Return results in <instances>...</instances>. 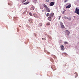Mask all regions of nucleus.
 Here are the masks:
<instances>
[{"mask_svg": "<svg viewBox=\"0 0 79 79\" xmlns=\"http://www.w3.org/2000/svg\"><path fill=\"white\" fill-rule=\"evenodd\" d=\"M49 39H52V37H49Z\"/></svg>", "mask_w": 79, "mask_h": 79, "instance_id": "obj_29", "label": "nucleus"}, {"mask_svg": "<svg viewBox=\"0 0 79 79\" xmlns=\"http://www.w3.org/2000/svg\"><path fill=\"white\" fill-rule=\"evenodd\" d=\"M43 6L44 7V8H45L46 10L48 8L45 4L43 5Z\"/></svg>", "mask_w": 79, "mask_h": 79, "instance_id": "obj_7", "label": "nucleus"}, {"mask_svg": "<svg viewBox=\"0 0 79 79\" xmlns=\"http://www.w3.org/2000/svg\"><path fill=\"white\" fill-rule=\"evenodd\" d=\"M44 40H46V38H44Z\"/></svg>", "mask_w": 79, "mask_h": 79, "instance_id": "obj_31", "label": "nucleus"}, {"mask_svg": "<svg viewBox=\"0 0 79 79\" xmlns=\"http://www.w3.org/2000/svg\"><path fill=\"white\" fill-rule=\"evenodd\" d=\"M51 68L53 69L54 71L55 70H56V69L55 68V65H53L52 66Z\"/></svg>", "mask_w": 79, "mask_h": 79, "instance_id": "obj_4", "label": "nucleus"}, {"mask_svg": "<svg viewBox=\"0 0 79 79\" xmlns=\"http://www.w3.org/2000/svg\"><path fill=\"white\" fill-rule=\"evenodd\" d=\"M59 20H60V18H61V16H59Z\"/></svg>", "mask_w": 79, "mask_h": 79, "instance_id": "obj_28", "label": "nucleus"}, {"mask_svg": "<svg viewBox=\"0 0 79 79\" xmlns=\"http://www.w3.org/2000/svg\"><path fill=\"white\" fill-rule=\"evenodd\" d=\"M65 34L66 35H69L70 34V32L69 30H67L65 32Z\"/></svg>", "mask_w": 79, "mask_h": 79, "instance_id": "obj_3", "label": "nucleus"}, {"mask_svg": "<svg viewBox=\"0 0 79 79\" xmlns=\"http://www.w3.org/2000/svg\"><path fill=\"white\" fill-rule=\"evenodd\" d=\"M63 54L64 55H65V56H66V55H67V54H66V53L65 52L63 53Z\"/></svg>", "mask_w": 79, "mask_h": 79, "instance_id": "obj_21", "label": "nucleus"}, {"mask_svg": "<svg viewBox=\"0 0 79 79\" xmlns=\"http://www.w3.org/2000/svg\"><path fill=\"white\" fill-rule=\"evenodd\" d=\"M75 77H77V73H75Z\"/></svg>", "mask_w": 79, "mask_h": 79, "instance_id": "obj_16", "label": "nucleus"}, {"mask_svg": "<svg viewBox=\"0 0 79 79\" xmlns=\"http://www.w3.org/2000/svg\"><path fill=\"white\" fill-rule=\"evenodd\" d=\"M29 22H30V23H33V20H32V19H29Z\"/></svg>", "mask_w": 79, "mask_h": 79, "instance_id": "obj_5", "label": "nucleus"}, {"mask_svg": "<svg viewBox=\"0 0 79 79\" xmlns=\"http://www.w3.org/2000/svg\"><path fill=\"white\" fill-rule=\"evenodd\" d=\"M48 12H50V10L49 9V8H48L46 9Z\"/></svg>", "mask_w": 79, "mask_h": 79, "instance_id": "obj_12", "label": "nucleus"}, {"mask_svg": "<svg viewBox=\"0 0 79 79\" xmlns=\"http://www.w3.org/2000/svg\"><path fill=\"white\" fill-rule=\"evenodd\" d=\"M54 16V14L53 13L50 14L49 17L48 18V21H52V18H53V17Z\"/></svg>", "mask_w": 79, "mask_h": 79, "instance_id": "obj_1", "label": "nucleus"}, {"mask_svg": "<svg viewBox=\"0 0 79 79\" xmlns=\"http://www.w3.org/2000/svg\"><path fill=\"white\" fill-rule=\"evenodd\" d=\"M42 39V40H44V39L43 38Z\"/></svg>", "mask_w": 79, "mask_h": 79, "instance_id": "obj_30", "label": "nucleus"}, {"mask_svg": "<svg viewBox=\"0 0 79 79\" xmlns=\"http://www.w3.org/2000/svg\"><path fill=\"white\" fill-rule=\"evenodd\" d=\"M62 50H64V46L61 45L60 46Z\"/></svg>", "mask_w": 79, "mask_h": 79, "instance_id": "obj_8", "label": "nucleus"}, {"mask_svg": "<svg viewBox=\"0 0 79 79\" xmlns=\"http://www.w3.org/2000/svg\"><path fill=\"white\" fill-rule=\"evenodd\" d=\"M39 26H40V27L42 26V23H40L39 24Z\"/></svg>", "mask_w": 79, "mask_h": 79, "instance_id": "obj_14", "label": "nucleus"}, {"mask_svg": "<svg viewBox=\"0 0 79 79\" xmlns=\"http://www.w3.org/2000/svg\"><path fill=\"white\" fill-rule=\"evenodd\" d=\"M64 44H65V45L67 44H68V42H64Z\"/></svg>", "mask_w": 79, "mask_h": 79, "instance_id": "obj_26", "label": "nucleus"}, {"mask_svg": "<svg viewBox=\"0 0 79 79\" xmlns=\"http://www.w3.org/2000/svg\"><path fill=\"white\" fill-rule=\"evenodd\" d=\"M43 6L44 7V8H45L46 10L48 8L45 4L43 5Z\"/></svg>", "mask_w": 79, "mask_h": 79, "instance_id": "obj_6", "label": "nucleus"}, {"mask_svg": "<svg viewBox=\"0 0 79 79\" xmlns=\"http://www.w3.org/2000/svg\"><path fill=\"white\" fill-rule=\"evenodd\" d=\"M30 10H34V6L31 7L30 8Z\"/></svg>", "mask_w": 79, "mask_h": 79, "instance_id": "obj_13", "label": "nucleus"}, {"mask_svg": "<svg viewBox=\"0 0 79 79\" xmlns=\"http://www.w3.org/2000/svg\"><path fill=\"white\" fill-rule=\"evenodd\" d=\"M54 5V2H51L50 3V6H53Z\"/></svg>", "mask_w": 79, "mask_h": 79, "instance_id": "obj_11", "label": "nucleus"}, {"mask_svg": "<svg viewBox=\"0 0 79 79\" xmlns=\"http://www.w3.org/2000/svg\"><path fill=\"white\" fill-rule=\"evenodd\" d=\"M24 3V4L25 5H27V4H28V3H29V2H27L25 3Z\"/></svg>", "mask_w": 79, "mask_h": 79, "instance_id": "obj_19", "label": "nucleus"}, {"mask_svg": "<svg viewBox=\"0 0 79 79\" xmlns=\"http://www.w3.org/2000/svg\"><path fill=\"white\" fill-rule=\"evenodd\" d=\"M50 14L49 13H48L46 14V16L47 17H48V16H50Z\"/></svg>", "mask_w": 79, "mask_h": 79, "instance_id": "obj_15", "label": "nucleus"}, {"mask_svg": "<svg viewBox=\"0 0 79 79\" xmlns=\"http://www.w3.org/2000/svg\"><path fill=\"white\" fill-rule=\"evenodd\" d=\"M64 18L65 19H68V17H66V16H64Z\"/></svg>", "mask_w": 79, "mask_h": 79, "instance_id": "obj_23", "label": "nucleus"}, {"mask_svg": "<svg viewBox=\"0 0 79 79\" xmlns=\"http://www.w3.org/2000/svg\"><path fill=\"white\" fill-rule=\"evenodd\" d=\"M75 12V13H76L77 14V15H79V8H78V7H77L76 8Z\"/></svg>", "mask_w": 79, "mask_h": 79, "instance_id": "obj_2", "label": "nucleus"}, {"mask_svg": "<svg viewBox=\"0 0 79 79\" xmlns=\"http://www.w3.org/2000/svg\"><path fill=\"white\" fill-rule=\"evenodd\" d=\"M61 27L62 28V29H64V25H63L61 26Z\"/></svg>", "mask_w": 79, "mask_h": 79, "instance_id": "obj_20", "label": "nucleus"}, {"mask_svg": "<svg viewBox=\"0 0 79 79\" xmlns=\"http://www.w3.org/2000/svg\"><path fill=\"white\" fill-rule=\"evenodd\" d=\"M71 4H70L69 5L66 6V8H71Z\"/></svg>", "mask_w": 79, "mask_h": 79, "instance_id": "obj_9", "label": "nucleus"}, {"mask_svg": "<svg viewBox=\"0 0 79 79\" xmlns=\"http://www.w3.org/2000/svg\"><path fill=\"white\" fill-rule=\"evenodd\" d=\"M68 19L69 20V21H71V18H69Z\"/></svg>", "mask_w": 79, "mask_h": 79, "instance_id": "obj_25", "label": "nucleus"}, {"mask_svg": "<svg viewBox=\"0 0 79 79\" xmlns=\"http://www.w3.org/2000/svg\"><path fill=\"white\" fill-rule=\"evenodd\" d=\"M46 24L47 26H50V22L47 23Z\"/></svg>", "mask_w": 79, "mask_h": 79, "instance_id": "obj_18", "label": "nucleus"}, {"mask_svg": "<svg viewBox=\"0 0 79 79\" xmlns=\"http://www.w3.org/2000/svg\"><path fill=\"white\" fill-rule=\"evenodd\" d=\"M29 15H30V16H32V13L31 12L29 13Z\"/></svg>", "mask_w": 79, "mask_h": 79, "instance_id": "obj_24", "label": "nucleus"}, {"mask_svg": "<svg viewBox=\"0 0 79 79\" xmlns=\"http://www.w3.org/2000/svg\"><path fill=\"white\" fill-rule=\"evenodd\" d=\"M34 17H35V18H39V17L37 16V14H34Z\"/></svg>", "mask_w": 79, "mask_h": 79, "instance_id": "obj_10", "label": "nucleus"}, {"mask_svg": "<svg viewBox=\"0 0 79 79\" xmlns=\"http://www.w3.org/2000/svg\"><path fill=\"white\" fill-rule=\"evenodd\" d=\"M26 1V0H22V3H24V2H25Z\"/></svg>", "mask_w": 79, "mask_h": 79, "instance_id": "obj_17", "label": "nucleus"}, {"mask_svg": "<svg viewBox=\"0 0 79 79\" xmlns=\"http://www.w3.org/2000/svg\"><path fill=\"white\" fill-rule=\"evenodd\" d=\"M19 27H21V26H19Z\"/></svg>", "mask_w": 79, "mask_h": 79, "instance_id": "obj_32", "label": "nucleus"}, {"mask_svg": "<svg viewBox=\"0 0 79 79\" xmlns=\"http://www.w3.org/2000/svg\"><path fill=\"white\" fill-rule=\"evenodd\" d=\"M63 23H62V22L60 23V26H63Z\"/></svg>", "mask_w": 79, "mask_h": 79, "instance_id": "obj_22", "label": "nucleus"}, {"mask_svg": "<svg viewBox=\"0 0 79 79\" xmlns=\"http://www.w3.org/2000/svg\"><path fill=\"white\" fill-rule=\"evenodd\" d=\"M66 2H68V0H66L64 1L65 3H66Z\"/></svg>", "mask_w": 79, "mask_h": 79, "instance_id": "obj_27", "label": "nucleus"}]
</instances>
